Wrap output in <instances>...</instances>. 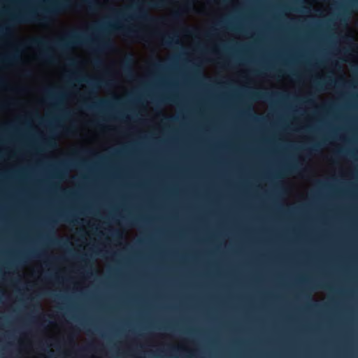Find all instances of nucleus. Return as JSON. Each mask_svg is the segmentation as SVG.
Segmentation results:
<instances>
[{
  "label": "nucleus",
  "mask_w": 358,
  "mask_h": 358,
  "mask_svg": "<svg viewBox=\"0 0 358 358\" xmlns=\"http://www.w3.org/2000/svg\"><path fill=\"white\" fill-rule=\"evenodd\" d=\"M69 6L67 0L52 1L50 6L41 8L40 18H37L36 13L29 10L13 15L9 20V24H21L35 21L46 22L52 16L58 15Z\"/></svg>",
  "instance_id": "nucleus-1"
},
{
  "label": "nucleus",
  "mask_w": 358,
  "mask_h": 358,
  "mask_svg": "<svg viewBox=\"0 0 358 358\" xmlns=\"http://www.w3.org/2000/svg\"><path fill=\"white\" fill-rule=\"evenodd\" d=\"M106 28H109L113 30L117 31L119 32H121L122 34H124L126 36L129 37H135L138 38H144V34L142 33L140 30H136L134 29H125L122 27H117L114 24H107L105 26L100 25V24H96L92 27V29H93L95 31L100 32V31L104 30Z\"/></svg>",
  "instance_id": "nucleus-2"
},
{
  "label": "nucleus",
  "mask_w": 358,
  "mask_h": 358,
  "mask_svg": "<svg viewBox=\"0 0 358 358\" xmlns=\"http://www.w3.org/2000/svg\"><path fill=\"white\" fill-rule=\"evenodd\" d=\"M135 16L137 19L149 24H154L158 21L157 18L149 15L143 8H136Z\"/></svg>",
  "instance_id": "nucleus-3"
},
{
  "label": "nucleus",
  "mask_w": 358,
  "mask_h": 358,
  "mask_svg": "<svg viewBox=\"0 0 358 358\" xmlns=\"http://www.w3.org/2000/svg\"><path fill=\"white\" fill-rule=\"evenodd\" d=\"M180 350V348L175 346H169L166 349H159L157 357L164 358H178L176 354Z\"/></svg>",
  "instance_id": "nucleus-4"
},
{
  "label": "nucleus",
  "mask_w": 358,
  "mask_h": 358,
  "mask_svg": "<svg viewBox=\"0 0 358 358\" xmlns=\"http://www.w3.org/2000/svg\"><path fill=\"white\" fill-rule=\"evenodd\" d=\"M93 94H94V93L92 92H91L90 93V95L91 96L90 98H95L97 99V101H96L90 105L85 103L84 106L87 109H88V110L99 109L100 108H104L109 105V101L108 100L104 99L97 98V96L95 94H94V96H92V95H93Z\"/></svg>",
  "instance_id": "nucleus-5"
},
{
  "label": "nucleus",
  "mask_w": 358,
  "mask_h": 358,
  "mask_svg": "<svg viewBox=\"0 0 358 358\" xmlns=\"http://www.w3.org/2000/svg\"><path fill=\"white\" fill-rule=\"evenodd\" d=\"M134 63V58L131 55H127L123 60L122 64V71L125 74L129 76L133 75L132 64Z\"/></svg>",
  "instance_id": "nucleus-6"
},
{
  "label": "nucleus",
  "mask_w": 358,
  "mask_h": 358,
  "mask_svg": "<svg viewBox=\"0 0 358 358\" xmlns=\"http://www.w3.org/2000/svg\"><path fill=\"white\" fill-rule=\"evenodd\" d=\"M279 93L269 94L267 92H254L252 96L256 99H265L266 101L271 100L273 96H279Z\"/></svg>",
  "instance_id": "nucleus-7"
},
{
  "label": "nucleus",
  "mask_w": 358,
  "mask_h": 358,
  "mask_svg": "<svg viewBox=\"0 0 358 358\" xmlns=\"http://www.w3.org/2000/svg\"><path fill=\"white\" fill-rule=\"evenodd\" d=\"M83 80L95 87H99L100 86L108 85L109 84L108 82H106L103 80H99V79L84 78Z\"/></svg>",
  "instance_id": "nucleus-8"
},
{
  "label": "nucleus",
  "mask_w": 358,
  "mask_h": 358,
  "mask_svg": "<svg viewBox=\"0 0 358 358\" xmlns=\"http://www.w3.org/2000/svg\"><path fill=\"white\" fill-rule=\"evenodd\" d=\"M162 44L166 46H171L173 43H179L178 40H174V38L169 34L163 36L162 37Z\"/></svg>",
  "instance_id": "nucleus-9"
},
{
  "label": "nucleus",
  "mask_w": 358,
  "mask_h": 358,
  "mask_svg": "<svg viewBox=\"0 0 358 358\" xmlns=\"http://www.w3.org/2000/svg\"><path fill=\"white\" fill-rule=\"evenodd\" d=\"M113 46V43L109 40L102 39L99 42L97 48L96 50H100L101 49H110Z\"/></svg>",
  "instance_id": "nucleus-10"
},
{
  "label": "nucleus",
  "mask_w": 358,
  "mask_h": 358,
  "mask_svg": "<svg viewBox=\"0 0 358 358\" xmlns=\"http://www.w3.org/2000/svg\"><path fill=\"white\" fill-rule=\"evenodd\" d=\"M165 4V0L152 1L150 3L152 8H160Z\"/></svg>",
  "instance_id": "nucleus-11"
},
{
  "label": "nucleus",
  "mask_w": 358,
  "mask_h": 358,
  "mask_svg": "<svg viewBox=\"0 0 358 358\" xmlns=\"http://www.w3.org/2000/svg\"><path fill=\"white\" fill-rule=\"evenodd\" d=\"M86 3L87 4L90 9L93 10L96 8L99 5L98 2L95 0L93 1H87Z\"/></svg>",
  "instance_id": "nucleus-12"
},
{
  "label": "nucleus",
  "mask_w": 358,
  "mask_h": 358,
  "mask_svg": "<svg viewBox=\"0 0 358 358\" xmlns=\"http://www.w3.org/2000/svg\"><path fill=\"white\" fill-rule=\"evenodd\" d=\"M134 8V7L133 6H129L126 8L125 11H119L117 15L120 16H124L127 14V12L133 10Z\"/></svg>",
  "instance_id": "nucleus-13"
},
{
  "label": "nucleus",
  "mask_w": 358,
  "mask_h": 358,
  "mask_svg": "<svg viewBox=\"0 0 358 358\" xmlns=\"http://www.w3.org/2000/svg\"><path fill=\"white\" fill-rule=\"evenodd\" d=\"M298 170V166L296 165H292L286 167V171L289 172H295Z\"/></svg>",
  "instance_id": "nucleus-14"
},
{
  "label": "nucleus",
  "mask_w": 358,
  "mask_h": 358,
  "mask_svg": "<svg viewBox=\"0 0 358 358\" xmlns=\"http://www.w3.org/2000/svg\"><path fill=\"white\" fill-rule=\"evenodd\" d=\"M43 295L45 296H50V297H57V298H60V296L59 295H57V294H55L54 292H44L43 293Z\"/></svg>",
  "instance_id": "nucleus-15"
},
{
  "label": "nucleus",
  "mask_w": 358,
  "mask_h": 358,
  "mask_svg": "<svg viewBox=\"0 0 358 358\" xmlns=\"http://www.w3.org/2000/svg\"><path fill=\"white\" fill-rule=\"evenodd\" d=\"M349 6L351 7L358 8V0L350 1Z\"/></svg>",
  "instance_id": "nucleus-16"
},
{
  "label": "nucleus",
  "mask_w": 358,
  "mask_h": 358,
  "mask_svg": "<svg viewBox=\"0 0 358 358\" xmlns=\"http://www.w3.org/2000/svg\"><path fill=\"white\" fill-rule=\"evenodd\" d=\"M166 120L168 122H176L177 120V117H173V116H170V117H166Z\"/></svg>",
  "instance_id": "nucleus-17"
},
{
  "label": "nucleus",
  "mask_w": 358,
  "mask_h": 358,
  "mask_svg": "<svg viewBox=\"0 0 358 358\" xmlns=\"http://www.w3.org/2000/svg\"><path fill=\"white\" fill-rule=\"evenodd\" d=\"M181 15V13L179 12V11H176L173 14V17L175 19V20H177L178 19Z\"/></svg>",
  "instance_id": "nucleus-18"
},
{
  "label": "nucleus",
  "mask_w": 358,
  "mask_h": 358,
  "mask_svg": "<svg viewBox=\"0 0 358 358\" xmlns=\"http://www.w3.org/2000/svg\"><path fill=\"white\" fill-rule=\"evenodd\" d=\"M59 217H60V218H61V219H62L64 221L69 222H71V221L70 220V219L69 218V217H68V216H66V215H61Z\"/></svg>",
  "instance_id": "nucleus-19"
},
{
  "label": "nucleus",
  "mask_w": 358,
  "mask_h": 358,
  "mask_svg": "<svg viewBox=\"0 0 358 358\" xmlns=\"http://www.w3.org/2000/svg\"><path fill=\"white\" fill-rule=\"evenodd\" d=\"M9 30V26H3L0 28V31L2 32L6 31L8 32Z\"/></svg>",
  "instance_id": "nucleus-20"
},
{
  "label": "nucleus",
  "mask_w": 358,
  "mask_h": 358,
  "mask_svg": "<svg viewBox=\"0 0 358 358\" xmlns=\"http://www.w3.org/2000/svg\"><path fill=\"white\" fill-rule=\"evenodd\" d=\"M344 154V151L342 150H338L336 153V156H341Z\"/></svg>",
  "instance_id": "nucleus-21"
},
{
  "label": "nucleus",
  "mask_w": 358,
  "mask_h": 358,
  "mask_svg": "<svg viewBox=\"0 0 358 358\" xmlns=\"http://www.w3.org/2000/svg\"><path fill=\"white\" fill-rule=\"evenodd\" d=\"M155 67L158 68V69H162L163 67L162 64H161V62H157L155 64Z\"/></svg>",
  "instance_id": "nucleus-22"
},
{
  "label": "nucleus",
  "mask_w": 358,
  "mask_h": 358,
  "mask_svg": "<svg viewBox=\"0 0 358 358\" xmlns=\"http://www.w3.org/2000/svg\"><path fill=\"white\" fill-rule=\"evenodd\" d=\"M62 241L61 239H58V238H57V239H55V240L54 241V242H53V243H54L55 244L59 245V244L62 243Z\"/></svg>",
  "instance_id": "nucleus-23"
},
{
  "label": "nucleus",
  "mask_w": 358,
  "mask_h": 358,
  "mask_svg": "<svg viewBox=\"0 0 358 358\" xmlns=\"http://www.w3.org/2000/svg\"><path fill=\"white\" fill-rule=\"evenodd\" d=\"M48 93L49 97H50V99H52V98H53L52 91V90H49V91L48 92Z\"/></svg>",
  "instance_id": "nucleus-24"
},
{
  "label": "nucleus",
  "mask_w": 358,
  "mask_h": 358,
  "mask_svg": "<svg viewBox=\"0 0 358 358\" xmlns=\"http://www.w3.org/2000/svg\"><path fill=\"white\" fill-rule=\"evenodd\" d=\"M317 148H319V145L316 144V145H314L312 148V150H315L316 151L317 150Z\"/></svg>",
  "instance_id": "nucleus-25"
},
{
  "label": "nucleus",
  "mask_w": 358,
  "mask_h": 358,
  "mask_svg": "<svg viewBox=\"0 0 358 358\" xmlns=\"http://www.w3.org/2000/svg\"><path fill=\"white\" fill-rule=\"evenodd\" d=\"M0 82H1V84H2V85H3V84H5V83H6V81H5V80H4L3 78H1V79L0 80Z\"/></svg>",
  "instance_id": "nucleus-26"
},
{
  "label": "nucleus",
  "mask_w": 358,
  "mask_h": 358,
  "mask_svg": "<svg viewBox=\"0 0 358 358\" xmlns=\"http://www.w3.org/2000/svg\"><path fill=\"white\" fill-rule=\"evenodd\" d=\"M114 236H120V233H119V232H115V233L114 234Z\"/></svg>",
  "instance_id": "nucleus-27"
},
{
  "label": "nucleus",
  "mask_w": 358,
  "mask_h": 358,
  "mask_svg": "<svg viewBox=\"0 0 358 358\" xmlns=\"http://www.w3.org/2000/svg\"><path fill=\"white\" fill-rule=\"evenodd\" d=\"M316 84H317V85H318V86H322V83H320V82H317V83H316Z\"/></svg>",
  "instance_id": "nucleus-28"
},
{
  "label": "nucleus",
  "mask_w": 358,
  "mask_h": 358,
  "mask_svg": "<svg viewBox=\"0 0 358 358\" xmlns=\"http://www.w3.org/2000/svg\"><path fill=\"white\" fill-rule=\"evenodd\" d=\"M320 287H322V288H324V289H327L328 288L327 286H326V285H322V286L321 285Z\"/></svg>",
  "instance_id": "nucleus-29"
},
{
  "label": "nucleus",
  "mask_w": 358,
  "mask_h": 358,
  "mask_svg": "<svg viewBox=\"0 0 358 358\" xmlns=\"http://www.w3.org/2000/svg\"><path fill=\"white\" fill-rule=\"evenodd\" d=\"M95 62H96V64H99V63H101V61H100L99 59H97V60H96V61H95Z\"/></svg>",
  "instance_id": "nucleus-30"
},
{
  "label": "nucleus",
  "mask_w": 358,
  "mask_h": 358,
  "mask_svg": "<svg viewBox=\"0 0 358 358\" xmlns=\"http://www.w3.org/2000/svg\"><path fill=\"white\" fill-rule=\"evenodd\" d=\"M186 31L188 33H192V30H190V29H187Z\"/></svg>",
  "instance_id": "nucleus-31"
},
{
  "label": "nucleus",
  "mask_w": 358,
  "mask_h": 358,
  "mask_svg": "<svg viewBox=\"0 0 358 358\" xmlns=\"http://www.w3.org/2000/svg\"><path fill=\"white\" fill-rule=\"evenodd\" d=\"M313 306L314 307H317V306H318V304H317V303H314Z\"/></svg>",
  "instance_id": "nucleus-32"
},
{
  "label": "nucleus",
  "mask_w": 358,
  "mask_h": 358,
  "mask_svg": "<svg viewBox=\"0 0 358 358\" xmlns=\"http://www.w3.org/2000/svg\"><path fill=\"white\" fill-rule=\"evenodd\" d=\"M92 348V345H89L86 349Z\"/></svg>",
  "instance_id": "nucleus-33"
},
{
  "label": "nucleus",
  "mask_w": 358,
  "mask_h": 358,
  "mask_svg": "<svg viewBox=\"0 0 358 358\" xmlns=\"http://www.w3.org/2000/svg\"><path fill=\"white\" fill-rule=\"evenodd\" d=\"M166 99L169 101H173L171 98H167Z\"/></svg>",
  "instance_id": "nucleus-34"
},
{
  "label": "nucleus",
  "mask_w": 358,
  "mask_h": 358,
  "mask_svg": "<svg viewBox=\"0 0 358 358\" xmlns=\"http://www.w3.org/2000/svg\"><path fill=\"white\" fill-rule=\"evenodd\" d=\"M82 261L85 262L86 263V260L84 258H81Z\"/></svg>",
  "instance_id": "nucleus-35"
},
{
  "label": "nucleus",
  "mask_w": 358,
  "mask_h": 358,
  "mask_svg": "<svg viewBox=\"0 0 358 358\" xmlns=\"http://www.w3.org/2000/svg\"><path fill=\"white\" fill-rule=\"evenodd\" d=\"M92 123H93V124H98V122H94V121H92Z\"/></svg>",
  "instance_id": "nucleus-36"
},
{
  "label": "nucleus",
  "mask_w": 358,
  "mask_h": 358,
  "mask_svg": "<svg viewBox=\"0 0 358 358\" xmlns=\"http://www.w3.org/2000/svg\"><path fill=\"white\" fill-rule=\"evenodd\" d=\"M210 33H207V34H206V36H210Z\"/></svg>",
  "instance_id": "nucleus-37"
}]
</instances>
